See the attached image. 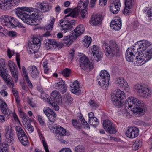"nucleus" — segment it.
<instances>
[{"instance_id":"10","label":"nucleus","mask_w":152,"mask_h":152,"mask_svg":"<svg viewBox=\"0 0 152 152\" xmlns=\"http://www.w3.org/2000/svg\"><path fill=\"white\" fill-rule=\"evenodd\" d=\"M4 133L6 137L5 140L8 144L12 145L14 142V134L13 133V130L10 129L9 126L5 127Z\"/></svg>"},{"instance_id":"44","label":"nucleus","mask_w":152,"mask_h":152,"mask_svg":"<svg viewBox=\"0 0 152 152\" xmlns=\"http://www.w3.org/2000/svg\"><path fill=\"white\" fill-rule=\"evenodd\" d=\"M126 60L128 62H133L134 58V55L130 54L129 51L127 50L126 52Z\"/></svg>"},{"instance_id":"13","label":"nucleus","mask_w":152,"mask_h":152,"mask_svg":"<svg viewBox=\"0 0 152 152\" xmlns=\"http://www.w3.org/2000/svg\"><path fill=\"white\" fill-rule=\"evenodd\" d=\"M103 125L104 129L110 134H115L116 129L114 126L110 121L108 119H106L103 121Z\"/></svg>"},{"instance_id":"41","label":"nucleus","mask_w":152,"mask_h":152,"mask_svg":"<svg viewBox=\"0 0 152 152\" xmlns=\"http://www.w3.org/2000/svg\"><path fill=\"white\" fill-rule=\"evenodd\" d=\"M12 22L11 28H14L15 27L17 26L22 28H25V27L21 23L19 22L17 20L15 19L14 18Z\"/></svg>"},{"instance_id":"56","label":"nucleus","mask_w":152,"mask_h":152,"mask_svg":"<svg viewBox=\"0 0 152 152\" xmlns=\"http://www.w3.org/2000/svg\"><path fill=\"white\" fill-rule=\"evenodd\" d=\"M86 7H85V8H84V9H82L80 13L81 17L83 18H85L86 15L87 13V11L86 10Z\"/></svg>"},{"instance_id":"5","label":"nucleus","mask_w":152,"mask_h":152,"mask_svg":"<svg viewBox=\"0 0 152 152\" xmlns=\"http://www.w3.org/2000/svg\"><path fill=\"white\" fill-rule=\"evenodd\" d=\"M97 80H99V84L103 89L104 90L107 89L110 81V77L109 74L106 70H104L101 71Z\"/></svg>"},{"instance_id":"60","label":"nucleus","mask_w":152,"mask_h":152,"mask_svg":"<svg viewBox=\"0 0 152 152\" xmlns=\"http://www.w3.org/2000/svg\"><path fill=\"white\" fill-rule=\"evenodd\" d=\"M131 7H126V6H125L124 11L123 12L124 15H126L130 12V9Z\"/></svg>"},{"instance_id":"19","label":"nucleus","mask_w":152,"mask_h":152,"mask_svg":"<svg viewBox=\"0 0 152 152\" xmlns=\"http://www.w3.org/2000/svg\"><path fill=\"white\" fill-rule=\"evenodd\" d=\"M91 49L95 60L97 62L100 61L102 57V52L99 50L98 47L94 45L91 48Z\"/></svg>"},{"instance_id":"47","label":"nucleus","mask_w":152,"mask_h":152,"mask_svg":"<svg viewBox=\"0 0 152 152\" xmlns=\"http://www.w3.org/2000/svg\"><path fill=\"white\" fill-rule=\"evenodd\" d=\"M56 88L58 90L61 92L63 94L66 92L67 90V87L65 85L58 86Z\"/></svg>"},{"instance_id":"15","label":"nucleus","mask_w":152,"mask_h":152,"mask_svg":"<svg viewBox=\"0 0 152 152\" xmlns=\"http://www.w3.org/2000/svg\"><path fill=\"white\" fill-rule=\"evenodd\" d=\"M14 18L7 15H3L0 18V22L3 25L11 28Z\"/></svg>"},{"instance_id":"61","label":"nucleus","mask_w":152,"mask_h":152,"mask_svg":"<svg viewBox=\"0 0 152 152\" xmlns=\"http://www.w3.org/2000/svg\"><path fill=\"white\" fill-rule=\"evenodd\" d=\"M27 102L29 104L33 107L35 106V104L32 101L30 98H28Z\"/></svg>"},{"instance_id":"16","label":"nucleus","mask_w":152,"mask_h":152,"mask_svg":"<svg viewBox=\"0 0 152 152\" xmlns=\"http://www.w3.org/2000/svg\"><path fill=\"white\" fill-rule=\"evenodd\" d=\"M66 132V130L63 127L59 125H58L55 132V133L56 134V138L59 140L61 142L64 144L66 143V141L61 138V137L65 135Z\"/></svg>"},{"instance_id":"49","label":"nucleus","mask_w":152,"mask_h":152,"mask_svg":"<svg viewBox=\"0 0 152 152\" xmlns=\"http://www.w3.org/2000/svg\"><path fill=\"white\" fill-rule=\"evenodd\" d=\"M54 122H48V126L50 130H52L53 129H56L58 126L56 124H54Z\"/></svg>"},{"instance_id":"14","label":"nucleus","mask_w":152,"mask_h":152,"mask_svg":"<svg viewBox=\"0 0 152 152\" xmlns=\"http://www.w3.org/2000/svg\"><path fill=\"white\" fill-rule=\"evenodd\" d=\"M138 129L134 126L127 128L125 133L126 135L130 138L133 139L137 137L139 135Z\"/></svg>"},{"instance_id":"51","label":"nucleus","mask_w":152,"mask_h":152,"mask_svg":"<svg viewBox=\"0 0 152 152\" xmlns=\"http://www.w3.org/2000/svg\"><path fill=\"white\" fill-rule=\"evenodd\" d=\"M19 113L20 117L22 118L25 119L26 120L28 121V117L27 114L25 113L21 110H19Z\"/></svg>"},{"instance_id":"57","label":"nucleus","mask_w":152,"mask_h":152,"mask_svg":"<svg viewBox=\"0 0 152 152\" xmlns=\"http://www.w3.org/2000/svg\"><path fill=\"white\" fill-rule=\"evenodd\" d=\"M37 117L38 121H39L40 124L42 125H44L45 122L42 116L39 115H38Z\"/></svg>"},{"instance_id":"3","label":"nucleus","mask_w":152,"mask_h":152,"mask_svg":"<svg viewBox=\"0 0 152 152\" xmlns=\"http://www.w3.org/2000/svg\"><path fill=\"white\" fill-rule=\"evenodd\" d=\"M141 101L134 97H129L126 101L124 104L125 110L128 111H132L134 113H141L146 110L144 105L141 104Z\"/></svg>"},{"instance_id":"63","label":"nucleus","mask_w":152,"mask_h":152,"mask_svg":"<svg viewBox=\"0 0 152 152\" xmlns=\"http://www.w3.org/2000/svg\"><path fill=\"white\" fill-rule=\"evenodd\" d=\"M16 130L17 133H21V132H23L24 131L21 128V127L20 126H16L15 128Z\"/></svg>"},{"instance_id":"42","label":"nucleus","mask_w":152,"mask_h":152,"mask_svg":"<svg viewBox=\"0 0 152 152\" xmlns=\"http://www.w3.org/2000/svg\"><path fill=\"white\" fill-rule=\"evenodd\" d=\"M88 122L91 125L94 127L97 126L99 123L97 119L95 117L89 119Z\"/></svg>"},{"instance_id":"59","label":"nucleus","mask_w":152,"mask_h":152,"mask_svg":"<svg viewBox=\"0 0 152 152\" xmlns=\"http://www.w3.org/2000/svg\"><path fill=\"white\" fill-rule=\"evenodd\" d=\"M107 0H99V4L102 6H104L106 4Z\"/></svg>"},{"instance_id":"31","label":"nucleus","mask_w":152,"mask_h":152,"mask_svg":"<svg viewBox=\"0 0 152 152\" xmlns=\"http://www.w3.org/2000/svg\"><path fill=\"white\" fill-rule=\"evenodd\" d=\"M75 39V37L72 34L71 36L65 37L62 41V42L63 44H65L69 47L72 43L73 41Z\"/></svg>"},{"instance_id":"39","label":"nucleus","mask_w":152,"mask_h":152,"mask_svg":"<svg viewBox=\"0 0 152 152\" xmlns=\"http://www.w3.org/2000/svg\"><path fill=\"white\" fill-rule=\"evenodd\" d=\"M91 41V37L87 36L85 37V39L83 41V45L86 48H88Z\"/></svg>"},{"instance_id":"58","label":"nucleus","mask_w":152,"mask_h":152,"mask_svg":"<svg viewBox=\"0 0 152 152\" xmlns=\"http://www.w3.org/2000/svg\"><path fill=\"white\" fill-rule=\"evenodd\" d=\"M12 83L13 84L10 87H12L13 93L14 95V96H15V98H17L18 97V91H17L14 90L13 88V87L14 85H13V83Z\"/></svg>"},{"instance_id":"40","label":"nucleus","mask_w":152,"mask_h":152,"mask_svg":"<svg viewBox=\"0 0 152 152\" xmlns=\"http://www.w3.org/2000/svg\"><path fill=\"white\" fill-rule=\"evenodd\" d=\"M31 45H34L35 46L39 47V48L41 45V43L40 39L37 37H34L32 39L31 42H30Z\"/></svg>"},{"instance_id":"17","label":"nucleus","mask_w":152,"mask_h":152,"mask_svg":"<svg viewBox=\"0 0 152 152\" xmlns=\"http://www.w3.org/2000/svg\"><path fill=\"white\" fill-rule=\"evenodd\" d=\"M120 1L114 0L110 4V10L113 14H117L120 10Z\"/></svg>"},{"instance_id":"54","label":"nucleus","mask_w":152,"mask_h":152,"mask_svg":"<svg viewBox=\"0 0 152 152\" xmlns=\"http://www.w3.org/2000/svg\"><path fill=\"white\" fill-rule=\"evenodd\" d=\"M125 6H126V7H131L132 5V0H124Z\"/></svg>"},{"instance_id":"38","label":"nucleus","mask_w":152,"mask_h":152,"mask_svg":"<svg viewBox=\"0 0 152 152\" xmlns=\"http://www.w3.org/2000/svg\"><path fill=\"white\" fill-rule=\"evenodd\" d=\"M35 45H30V46L27 48V50L28 53L33 54L39 49V47L35 46Z\"/></svg>"},{"instance_id":"26","label":"nucleus","mask_w":152,"mask_h":152,"mask_svg":"<svg viewBox=\"0 0 152 152\" xmlns=\"http://www.w3.org/2000/svg\"><path fill=\"white\" fill-rule=\"evenodd\" d=\"M0 108L3 114L6 117L9 116L8 110L6 103L0 99Z\"/></svg>"},{"instance_id":"62","label":"nucleus","mask_w":152,"mask_h":152,"mask_svg":"<svg viewBox=\"0 0 152 152\" xmlns=\"http://www.w3.org/2000/svg\"><path fill=\"white\" fill-rule=\"evenodd\" d=\"M75 51L73 50H71L69 53V58L71 59V61L73 60V56L74 54Z\"/></svg>"},{"instance_id":"27","label":"nucleus","mask_w":152,"mask_h":152,"mask_svg":"<svg viewBox=\"0 0 152 152\" xmlns=\"http://www.w3.org/2000/svg\"><path fill=\"white\" fill-rule=\"evenodd\" d=\"M37 9H40L43 12H48L51 8L48 3L44 2L37 4Z\"/></svg>"},{"instance_id":"52","label":"nucleus","mask_w":152,"mask_h":152,"mask_svg":"<svg viewBox=\"0 0 152 152\" xmlns=\"http://www.w3.org/2000/svg\"><path fill=\"white\" fill-rule=\"evenodd\" d=\"M8 64L10 70H12L14 68L17 67V66L15 63L12 61H9L8 62Z\"/></svg>"},{"instance_id":"20","label":"nucleus","mask_w":152,"mask_h":152,"mask_svg":"<svg viewBox=\"0 0 152 152\" xmlns=\"http://www.w3.org/2000/svg\"><path fill=\"white\" fill-rule=\"evenodd\" d=\"M121 20L119 18H115L112 20L110 24V26L116 31H119L121 27Z\"/></svg>"},{"instance_id":"25","label":"nucleus","mask_w":152,"mask_h":152,"mask_svg":"<svg viewBox=\"0 0 152 152\" xmlns=\"http://www.w3.org/2000/svg\"><path fill=\"white\" fill-rule=\"evenodd\" d=\"M71 88V91L73 93L78 95L81 93V90L80 89V84L76 80L70 86Z\"/></svg>"},{"instance_id":"18","label":"nucleus","mask_w":152,"mask_h":152,"mask_svg":"<svg viewBox=\"0 0 152 152\" xmlns=\"http://www.w3.org/2000/svg\"><path fill=\"white\" fill-rule=\"evenodd\" d=\"M43 112L50 122H55L56 121L57 115L52 110L48 107L45 110H44Z\"/></svg>"},{"instance_id":"28","label":"nucleus","mask_w":152,"mask_h":152,"mask_svg":"<svg viewBox=\"0 0 152 152\" xmlns=\"http://www.w3.org/2000/svg\"><path fill=\"white\" fill-rule=\"evenodd\" d=\"M51 98L54 102L58 103H61L62 99L61 96L59 92L57 91H53L51 94Z\"/></svg>"},{"instance_id":"53","label":"nucleus","mask_w":152,"mask_h":152,"mask_svg":"<svg viewBox=\"0 0 152 152\" xmlns=\"http://www.w3.org/2000/svg\"><path fill=\"white\" fill-rule=\"evenodd\" d=\"M88 103L90 106L93 108L97 107L98 106V104L94 100H90Z\"/></svg>"},{"instance_id":"11","label":"nucleus","mask_w":152,"mask_h":152,"mask_svg":"<svg viewBox=\"0 0 152 152\" xmlns=\"http://www.w3.org/2000/svg\"><path fill=\"white\" fill-rule=\"evenodd\" d=\"M19 2L20 0H0V8L8 9L12 6L17 5Z\"/></svg>"},{"instance_id":"21","label":"nucleus","mask_w":152,"mask_h":152,"mask_svg":"<svg viewBox=\"0 0 152 152\" xmlns=\"http://www.w3.org/2000/svg\"><path fill=\"white\" fill-rule=\"evenodd\" d=\"M115 83L117 86L124 88L126 90H129V88L128 87V84L125 79L123 77H120L116 79Z\"/></svg>"},{"instance_id":"1","label":"nucleus","mask_w":152,"mask_h":152,"mask_svg":"<svg viewBox=\"0 0 152 152\" xmlns=\"http://www.w3.org/2000/svg\"><path fill=\"white\" fill-rule=\"evenodd\" d=\"M31 9L29 8L22 7L17 8L15 9L16 14L24 22L31 25L35 26L38 25L36 21L37 18L34 13L31 15L28 14L32 11L33 9Z\"/></svg>"},{"instance_id":"33","label":"nucleus","mask_w":152,"mask_h":152,"mask_svg":"<svg viewBox=\"0 0 152 152\" xmlns=\"http://www.w3.org/2000/svg\"><path fill=\"white\" fill-rule=\"evenodd\" d=\"M122 100L117 98L116 99L114 97L112 98V100L114 105L118 107H121L123 106V102L122 101Z\"/></svg>"},{"instance_id":"4","label":"nucleus","mask_w":152,"mask_h":152,"mask_svg":"<svg viewBox=\"0 0 152 152\" xmlns=\"http://www.w3.org/2000/svg\"><path fill=\"white\" fill-rule=\"evenodd\" d=\"M109 45L105 41L104 42L102 48L105 55L109 59H111L115 56H120L121 54L120 47L116 42L111 40Z\"/></svg>"},{"instance_id":"30","label":"nucleus","mask_w":152,"mask_h":152,"mask_svg":"<svg viewBox=\"0 0 152 152\" xmlns=\"http://www.w3.org/2000/svg\"><path fill=\"white\" fill-rule=\"evenodd\" d=\"M30 70V75L34 78L35 79L38 77L39 74V71L36 66L34 65L30 66L28 67Z\"/></svg>"},{"instance_id":"32","label":"nucleus","mask_w":152,"mask_h":152,"mask_svg":"<svg viewBox=\"0 0 152 152\" xmlns=\"http://www.w3.org/2000/svg\"><path fill=\"white\" fill-rule=\"evenodd\" d=\"M63 100L65 105L70 106L73 103V99L70 94L66 93L64 95Z\"/></svg>"},{"instance_id":"24","label":"nucleus","mask_w":152,"mask_h":152,"mask_svg":"<svg viewBox=\"0 0 152 152\" xmlns=\"http://www.w3.org/2000/svg\"><path fill=\"white\" fill-rule=\"evenodd\" d=\"M102 20V18L101 15H93L92 16L91 19L89 22L91 24L96 26L100 24Z\"/></svg>"},{"instance_id":"22","label":"nucleus","mask_w":152,"mask_h":152,"mask_svg":"<svg viewBox=\"0 0 152 152\" xmlns=\"http://www.w3.org/2000/svg\"><path fill=\"white\" fill-rule=\"evenodd\" d=\"M85 28L82 24L79 25L72 31V34L75 37V39H76L77 37L81 35L84 31Z\"/></svg>"},{"instance_id":"29","label":"nucleus","mask_w":152,"mask_h":152,"mask_svg":"<svg viewBox=\"0 0 152 152\" xmlns=\"http://www.w3.org/2000/svg\"><path fill=\"white\" fill-rule=\"evenodd\" d=\"M45 46L48 49H50L52 48L56 47L58 46V44L54 39H47L45 41Z\"/></svg>"},{"instance_id":"36","label":"nucleus","mask_w":152,"mask_h":152,"mask_svg":"<svg viewBox=\"0 0 152 152\" xmlns=\"http://www.w3.org/2000/svg\"><path fill=\"white\" fill-rule=\"evenodd\" d=\"M55 18L53 17L51 18L50 24H48L44 26V30L51 31L53 27V25L55 22Z\"/></svg>"},{"instance_id":"50","label":"nucleus","mask_w":152,"mask_h":152,"mask_svg":"<svg viewBox=\"0 0 152 152\" xmlns=\"http://www.w3.org/2000/svg\"><path fill=\"white\" fill-rule=\"evenodd\" d=\"M71 72L70 69L68 68H66L64 69L62 72V74L65 77H69Z\"/></svg>"},{"instance_id":"9","label":"nucleus","mask_w":152,"mask_h":152,"mask_svg":"<svg viewBox=\"0 0 152 152\" xmlns=\"http://www.w3.org/2000/svg\"><path fill=\"white\" fill-rule=\"evenodd\" d=\"M80 67L85 71H90L93 69L94 67V62H90L88 59L85 56H82L80 57Z\"/></svg>"},{"instance_id":"2","label":"nucleus","mask_w":152,"mask_h":152,"mask_svg":"<svg viewBox=\"0 0 152 152\" xmlns=\"http://www.w3.org/2000/svg\"><path fill=\"white\" fill-rule=\"evenodd\" d=\"M134 46L131 48H129L127 50L129 51L130 54L134 55L136 57V60L138 66H141L145 64L152 58V50H151L148 49L144 53L142 52H139L140 49L138 45Z\"/></svg>"},{"instance_id":"46","label":"nucleus","mask_w":152,"mask_h":152,"mask_svg":"<svg viewBox=\"0 0 152 152\" xmlns=\"http://www.w3.org/2000/svg\"><path fill=\"white\" fill-rule=\"evenodd\" d=\"M40 138L42 140V143L45 152H49L47 143L45 141V139L42 134H41V137H40Z\"/></svg>"},{"instance_id":"7","label":"nucleus","mask_w":152,"mask_h":152,"mask_svg":"<svg viewBox=\"0 0 152 152\" xmlns=\"http://www.w3.org/2000/svg\"><path fill=\"white\" fill-rule=\"evenodd\" d=\"M74 20L69 21L67 17L65 16L59 21L58 26L62 31L64 33L71 31L73 28V25L74 24Z\"/></svg>"},{"instance_id":"35","label":"nucleus","mask_w":152,"mask_h":152,"mask_svg":"<svg viewBox=\"0 0 152 152\" xmlns=\"http://www.w3.org/2000/svg\"><path fill=\"white\" fill-rule=\"evenodd\" d=\"M114 97L116 99L117 98L121 100L124 99L126 97L124 91H121L120 89L117 90L115 95Z\"/></svg>"},{"instance_id":"45","label":"nucleus","mask_w":152,"mask_h":152,"mask_svg":"<svg viewBox=\"0 0 152 152\" xmlns=\"http://www.w3.org/2000/svg\"><path fill=\"white\" fill-rule=\"evenodd\" d=\"M22 144L24 146L26 145L29 143L26 134L21 138L19 139Z\"/></svg>"},{"instance_id":"37","label":"nucleus","mask_w":152,"mask_h":152,"mask_svg":"<svg viewBox=\"0 0 152 152\" xmlns=\"http://www.w3.org/2000/svg\"><path fill=\"white\" fill-rule=\"evenodd\" d=\"M142 143V140L139 139H137L132 145V148L134 150H137L140 148Z\"/></svg>"},{"instance_id":"64","label":"nucleus","mask_w":152,"mask_h":152,"mask_svg":"<svg viewBox=\"0 0 152 152\" xmlns=\"http://www.w3.org/2000/svg\"><path fill=\"white\" fill-rule=\"evenodd\" d=\"M59 152H72L71 149L68 148H63Z\"/></svg>"},{"instance_id":"48","label":"nucleus","mask_w":152,"mask_h":152,"mask_svg":"<svg viewBox=\"0 0 152 152\" xmlns=\"http://www.w3.org/2000/svg\"><path fill=\"white\" fill-rule=\"evenodd\" d=\"M75 152H85V148L81 145H78L75 148Z\"/></svg>"},{"instance_id":"8","label":"nucleus","mask_w":152,"mask_h":152,"mask_svg":"<svg viewBox=\"0 0 152 152\" xmlns=\"http://www.w3.org/2000/svg\"><path fill=\"white\" fill-rule=\"evenodd\" d=\"M89 3L88 0H80L77 7L74 8L71 11L70 13L65 16L66 17H71L72 18H76L78 16L79 12L82 9L87 7Z\"/></svg>"},{"instance_id":"55","label":"nucleus","mask_w":152,"mask_h":152,"mask_svg":"<svg viewBox=\"0 0 152 152\" xmlns=\"http://www.w3.org/2000/svg\"><path fill=\"white\" fill-rule=\"evenodd\" d=\"M72 124L75 128L78 129H81V127L80 126L77 125V124H78V123L76 120L72 119Z\"/></svg>"},{"instance_id":"6","label":"nucleus","mask_w":152,"mask_h":152,"mask_svg":"<svg viewBox=\"0 0 152 152\" xmlns=\"http://www.w3.org/2000/svg\"><path fill=\"white\" fill-rule=\"evenodd\" d=\"M134 91L138 93L141 97L147 98L150 96L152 91L151 88L144 84H137L134 87Z\"/></svg>"},{"instance_id":"23","label":"nucleus","mask_w":152,"mask_h":152,"mask_svg":"<svg viewBox=\"0 0 152 152\" xmlns=\"http://www.w3.org/2000/svg\"><path fill=\"white\" fill-rule=\"evenodd\" d=\"M136 45H138L140 51L142 52L145 50L146 49L151 45L150 43L148 41L143 40L138 41Z\"/></svg>"},{"instance_id":"43","label":"nucleus","mask_w":152,"mask_h":152,"mask_svg":"<svg viewBox=\"0 0 152 152\" xmlns=\"http://www.w3.org/2000/svg\"><path fill=\"white\" fill-rule=\"evenodd\" d=\"M16 67L13 68L12 70H10L12 77L14 78L15 81L16 82L18 79V72L16 69Z\"/></svg>"},{"instance_id":"12","label":"nucleus","mask_w":152,"mask_h":152,"mask_svg":"<svg viewBox=\"0 0 152 152\" xmlns=\"http://www.w3.org/2000/svg\"><path fill=\"white\" fill-rule=\"evenodd\" d=\"M8 71L3 67H0V75L2 78L9 87L12 85V78L7 73Z\"/></svg>"},{"instance_id":"34","label":"nucleus","mask_w":152,"mask_h":152,"mask_svg":"<svg viewBox=\"0 0 152 152\" xmlns=\"http://www.w3.org/2000/svg\"><path fill=\"white\" fill-rule=\"evenodd\" d=\"M22 70L23 74H25L24 76L28 86L30 88H32V84L29 79L27 73L26 69L24 66H22Z\"/></svg>"}]
</instances>
